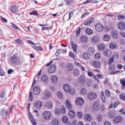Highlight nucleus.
<instances>
[{
  "label": "nucleus",
  "instance_id": "obj_1",
  "mask_svg": "<svg viewBox=\"0 0 125 125\" xmlns=\"http://www.w3.org/2000/svg\"><path fill=\"white\" fill-rule=\"evenodd\" d=\"M10 61L12 64H19L20 63V59L17 56L14 55L11 57Z\"/></svg>",
  "mask_w": 125,
  "mask_h": 125
},
{
  "label": "nucleus",
  "instance_id": "obj_2",
  "mask_svg": "<svg viewBox=\"0 0 125 125\" xmlns=\"http://www.w3.org/2000/svg\"><path fill=\"white\" fill-rule=\"evenodd\" d=\"M87 98L89 100H94L97 98V95L94 92H90L87 94Z\"/></svg>",
  "mask_w": 125,
  "mask_h": 125
},
{
  "label": "nucleus",
  "instance_id": "obj_3",
  "mask_svg": "<svg viewBox=\"0 0 125 125\" xmlns=\"http://www.w3.org/2000/svg\"><path fill=\"white\" fill-rule=\"evenodd\" d=\"M95 29L97 32L100 33L104 30V26L101 23H97L95 25Z\"/></svg>",
  "mask_w": 125,
  "mask_h": 125
},
{
  "label": "nucleus",
  "instance_id": "obj_4",
  "mask_svg": "<svg viewBox=\"0 0 125 125\" xmlns=\"http://www.w3.org/2000/svg\"><path fill=\"white\" fill-rule=\"evenodd\" d=\"M56 71V65L55 64L51 65L48 68V71L50 74H52Z\"/></svg>",
  "mask_w": 125,
  "mask_h": 125
},
{
  "label": "nucleus",
  "instance_id": "obj_5",
  "mask_svg": "<svg viewBox=\"0 0 125 125\" xmlns=\"http://www.w3.org/2000/svg\"><path fill=\"white\" fill-rule=\"evenodd\" d=\"M75 102L77 105L81 106L82 105H83L84 103V101L83 100V98L79 97L76 99Z\"/></svg>",
  "mask_w": 125,
  "mask_h": 125
},
{
  "label": "nucleus",
  "instance_id": "obj_6",
  "mask_svg": "<svg viewBox=\"0 0 125 125\" xmlns=\"http://www.w3.org/2000/svg\"><path fill=\"white\" fill-rule=\"evenodd\" d=\"M92 108L94 111H99L100 110V104L99 102L98 101L95 102Z\"/></svg>",
  "mask_w": 125,
  "mask_h": 125
},
{
  "label": "nucleus",
  "instance_id": "obj_7",
  "mask_svg": "<svg viewBox=\"0 0 125 125\" xmlns=\"http://www.w3.org/2000/svg\"><path fill=\"white\" fill-rule=\"evenodd\" d=\"M43 117L44 120H46V121H48V120H49L51 118L50 112L47 111H44L43 113Z\"/></svg>",
  "mask_w": 125,
  "mask_h": 125
},
{
  "label": "nucleus",
  "instance_id": "obj_8",
  "mask_svg": "<svg viewBox=\"0 0 125 125\" xmlns=\"http://www.w3.org/2000/svg\"><path fill=\"white\" fill-rule=\"evenodd\" d=\"M42 106V103L41 101H36L34 104V107L36 109H41Z\"/></svg>",
  "mask_w": 125,
  "mask_h": 125
},
{
  "label": "nucleus",
  "instance_id": "obj_9",
  "mask_svg": "<svg viewBox=\"0 0 125 125\" xmlns=\"http://www.w3.org/2000/svg\"><path fill=\"white\" fill-rule=\"evenodd\" d=\"M33 93L35 95H39L40 93H41V88H40V86H35L33 88Z\"/></svg>",
  "mask_w": 125,
  "mask_h": 125
},
{
  "label": "nucleus",
  "instance_id": "obj_10",
  "mask_svg": "<svg viewBox=\"0 0 125 125\" xmlns=\"http://www.w3.org/2000/svg\"><path fill=\"white\" fill-rule=\"evenodd\" d=\"M29 116L32 124L33 125H37V121H36V119H35L34 116H33V115H32V113H31V112L29 113Z\"/></svg>",
  "mask_w": 125,
  "mask_h": 125
},
{
  "label": "nucleus",
  "instance_id": "obj_11",
  "mask_svg": "<svg viewBox=\"0 0 125 125\" xmlns=\"http://www.w3.org/2000/svg\"><path fill=\"white\" fill-rule=\"evenodd\" d=\"M68 117L70 119H75L76 117V112L74 110H70L68 112Z\"/></svg>",
  "mask_w": 125,
  "mask_h": 125
},
{
  "label": "nucleus",
  "instance_id": "obj_12",
  "mask_svg": "<svg viewBox=\"0 0 125 125\" xmlns=\"http://www.w3.org/2000/svg\"><path fill=\"white\" fill-rule=\"evenodd\" d=\"M84 119L86 122H91L92 119L91 118V115L88 113H86L84 116Z\"/></svg>",
  "mask_w": 125,
  "mask_h": 125
},
{
  "label": "nucleus",
  "instance_id": "obj_13",
  "mask_svg": "<svg viewBox=\"0 0 125 125\" xmlns=\"http://www.w3.org/2000/svg\"><path fill=\"white\" fill-rule=\"evenodd\" d=\"M66 69L67 71H73L74 70V64L69 63L66 64Z\"/></svg>",
  "mask_w": 125,
  "mask_h": 125
},
{
  "label": "nucleus",
  "instance_id": "obj_14",
  "mask_svg": "<svg viewBox=\"0 0 125 125\" xmlns=\"http://www.w3.org/2000/svg\"><path fill=\"white\" fill-rule=\"evenodd\" d=\"M8 112L7 111H5V109H1L0 111V116L4 118V117H6V116L8 115Z\"/></svg>",
  "mask_w": 125,
  "mask_h": 125
},
{
  "label": "nucleus",
  "instance_id": "obj_15",
  "mask_svg": "<svg viewBox=\"0 0 125 125\" xmlns=\"http://www.w3.org/2000/svg\"><path fill=\"white\" fill-rule=\"evenodd\" d=\"M65 106L68 110H72L73 108L71 102L69 100H66L65 102Z\"/></svg>",
  "mask_w": 125,
  "mask_h": 125
},
{
  "label": "nucleus",
  "instance_id": "obj_16",
  "mask_svg": "<svg viewBox=\"0 0 125 125\" xmlns=\"http://www.w3.org/2000/svg\"><path fill=\"white\" fill-rule=\"evenodd\" d=\"M123 118L121 116H118L115 118L113 119V122L115 124H119V123H121Z\"/></svg>",
  "mask_w": 125,
  "mask_h": 125
},
{
  "label": "nucleus",
  "instance_id": "obj_17",
  "mask_svg": "<svg viewBox=\"0 0 125 125\" xmlns=\"http://www.w3.org/2000/svg\"><path fill=\"white\" fill-rule=\"evenodd\" d=\"M104 53L106 57H110L112 54V52L110 49H106L104 50Z\"/></svg>",
  "mask_w": 125,
  "mask_h": 125
},
{
  "label": "nucleus",
  "instance_id": "obj_18",
  "mask_svg": "<svg viewBox=\"0 0 125 125\" xmlns=\"http://www.w3.org/2000/svg\"><path fill=\"white\" fill-rule=\"evenodd\" d=\"M41 75H42V70H41L40 71V72L38 73V75L35 76L33 81V83L32 85V87H33V86H34L35 84L36 83H37V80H36V79H39L40 78V76H41Z\"/></svg>",
  "mask_w": 125,
  "mask_h": 125
},
{
  "label": "nucleus",
  "instance_id": "obj_19",
  "mask_svg": "<svg viewBox=\"0 0 125 125\" xmlns=\"http://www.w3.org/2000/svg\"><path fill=\"white\" fill-rule=\"evenodd\" d=\"M41 81L45 83H48V77L46 75H43L41 77Z\"/></svg>",
  "mask_w": 125,
  "mask_h": 125
},
{
  "label": "nucleus",
  "instance_id": "obj_20",
  "mask_svg": "<svg viewBox=\"0 0 125 125\" xmlns=\"http://www.w3.org/2000/svg\"><path fill=\"white\" fill-rule=\"evenodd\" d=\"M92 22H94V18H92L91 19H90L89 20L85 21L84 22V24L85 25V26H88V25H90V24H91V23H92Z\"/></svg>",
  "mask_w": 125,
  "mask_h": 125
},
{
  "label": "nucleus",
  "instance_id": "obj_21",
  "mask_svg": "<svg viewBox=\"0 0 125 125\" xmlns=\"http://www.w3.org/2000/svg\"><path fill=\"white\" fill-rule=\"evenodd\" d=\"M71 45L74 52L77 53V48H78V46H77V44L74 43V42L72 41L71 42Z\"/></svg>",
  "mask_w": 125,
  "mask_h": 125
},
{
  "label": "nucleus",
  "instance_id": "obj_22",
  "mask_svg": "<svg viewBox=\"0 0 125 125\" xmlns=\"http://www.w3.org/2000/svg\"><path fill=\"white\" fill-rule=\"evenodd\" d=\"M101 65V63H100V62H93V67H94V68H96V69H99V68H100Z\"/></svg>",
  "mask_w": 125,
  "mask_h": 125
},
{
  "label": "nucleus",
  "instance_id": "obj_23",
  "mask_svg": "<svg viewBox=\"0 0 125 125\" xmlns=\"http://www.w3.org/2000/svg\"><path fill=\"white\" fill-rule=\"evenodd\" d=\"M10 10L12 13H16V12L18 11V8H17V6L15 5H12L10 8Z\"/></svg>",
  "mask_w": 125,
  "mask_h": 125
},
{
  "label": "nucleus",
  "instance_id": "obj_24",
  "mask_svg": "<svg viewBox=\"0 0 125 125\" xmlns=\"http://www.w3.org/2000/svg\"><path fill=\"white\" fill-rule=\"evenodd\" d=\"M88 52L90 55H93L95 53V49L93 47H89L88 49Z\"/></svg>",
  "mask_w": 125,
  "mask_h": 125
},
{
  "label": "nucleus",
  "instance_id": "obj_25",
  "mask_svg": "<svg viewBox=\"0 0 125 125\" xmlns=\"http://www.w3.org/2000/svg\"><path fill=\"white\" fill-rule=\"evenodd\" d=\"M89 55L88 53H84L82 55V57L84 60H89Z\"/></svg>",
  "mask_w": 125,
  "mask_h": 125
},
{
  "label": "nucleus",
  "instance_id": "obj_26",
  "mask_svg": "<svg viewBox=\"0 0 125 125\" xmlns=\"http://www.w3.org/2000/svg\"><path fill=\"white\" fill-rule=\"evenodd\" d=\"M63 89L66 92H70L71 91V87L68 84H65L63 85Z\"/></svg>",
  "mask_w": 125,
  "mask_h": 125
},
{
  "label": "nucleus",
  "instance_id": "obj_27",
  "mask_svg": "<svg viewBox=\"0 0 125 125\" xmlns=\"http://www.w3.org/2000/svg\"><path fill=\"white\" fill-rule=\"evenodd\" d=\"M45 107L47 109H51L52 108V103L50 101L47 102L45 103Z\"/></svg>",
  "mask_w": 125,
  "mask_h": 125
},
{
  "label": "nucleus",
  "instance_id": "obj_28",
  "mask_svg": "<svg viewBox=\"0 0 125 125\" xmlns=\"http://www.w3.org/2000/svg\"><path fill=\"white\" fill-rule=\"evenodd\" d=\"M81 41L82 42H83V43H85L87 42L88 41V38L85 36H82L81 38Z\"/></svg>",
  "mask_w": 125,
  "mask_h": 125
},
{
  "label": "nucleus",
  "instance_id": "obj_29",
  "mask_svg": "<svg viewBox=\"0 0 125 125\" xmlns=\"http://www.w3.org/2000/svg\"><path fill=\"white\" fill-rule=\"evenodd\" d=\"M112 36L114 39H117L119 37V33L116 30L112 31Z\"/></svg>",
  "mask_w": 125,
  "mask_h": 125
},
{
  "label": "nucleus",
  "instance_id": "obj_30",
  "mask_svg": "<svg viewBox=\"0 0 125 125\" xmlns=\"http://www.w3.org/2000/svg\"><path fill=\"white\" fill-rule=\"evenodd\" d=\"M118 28L120 30L125 29V23L124 22H120L118 24Z\"/></svg>",
  "mask_w": 125,
  "mask_h": 125
},
{
  "label": "nucleus",
  "instance_id": "obj_31",
  "mask_svg": "<svg viewBox=\"0 0 125 125\" xmlns=\"http://www.w3.org/2000/svg\"><path fill=\"white\" fill-rule=\"evenodd\" d=\"M111 40V37L109 35H104L103 37V40L105 42H109Z\"/></svg>",
  "mask_w": 125,
  "mask_h": 125
},
{
  "label": "nucleus",
  "instance_id": "obj_32",
  "mask_svg": "<svg viewBox=\"0 0 125 125\" xmlns=\"http://www.w3.org/2000/svg\"><path fill=\"white\" fill-rule=\"evenodd\" d=\"M79 81L81 83H85V78H84V77L83 75H81L80 78H79Z\"/></svg>",
  "mask_w": 125,
  "mask_h": 125
},
{
  "label": "nucleus",
  "instance_id": "obj_33",
  "mask_svg": "<svg viewBox=\"0 0 125 125\" xmlns=\"http://www.w3.org/2000/svg\"><path fill=\"white\" fill-rule=\"evenodd\" d=\"M65 53V50L61 49H59L57 50L56 52V56H59L60 55V53Z\"/></svg>",
  "mask_w": 125,
  "mask_h": 125
},
{
  "label": "nucleus",
  "instance_id": "obj_34",
  "mask_svg": "<svg viewBox=\"0 0 125 125\" xmlns=\"http://www.w3.org/2000/svg\"><path fill=\"white\" fill-rule=\"evenodd\" d=\"M92 42H95V43H98V42H99V38H98V36H94L92 38Z\"/></svg>",
  "mask_w": 125,
  "mask_h": 125
},
{
  "label": "nucleus",
  "instance_id": "obj_35",
  "mask_svg": "<svg viewBox=\"0 0 125 125\" xmlns=\"http://www.w3.org/2000/svg\"><path fill=\"white\" fill-rule=\"evenodd\" d=\"M51 81L53 83H56L58 81V78H57V76L53 75L51 77Z\"/></svg>",
  "mask_w": 125,
  "mask_h": 125
},
{
  "label": "nucleus",
  "instance_id": "obj_36",
  "mask_svg": "<svg viewBox=\"0 0 125 125\" xmlns=\"http://www.w3.org/2000/svg\"><path fill=\"white\" fill-rule=\"evenodd\" d=\"M85 33L87 35L90 36V35H92V34H93V31H92L90 28H87L85 30Z\"/></svg>",
  "mask_w": 125,
  "mask_h": 125
},
{
  "label": "nucleus",
  "instance_id": "obj_37",
  "mask_svg": "<svg viewBox=\"0 0 125 125\" xmlns=\"http://www.w3.org/2000/svg\"><path fill=\"white\" fill-rule=\"evenodd\" d=\"M44 94L47 98H49L50 97H51V96L52 95L51 94V92L50 91H46L44 92Z\"/></svg>",
  "mask_w": 125,
  "mask_h": 125
},
{
  "label": "nucleus",
  "instance_id": "obj_38",
  "mask_svg": "<svg viewBox=\"0 0 125 125\" xmlns=\"http://www.w3.org/2000/svg\"><path fill=\"white\" fill-rule=\"evenodd\" d=\"M6 96V92L5 91H2L0 93V97L2 99H3Z\"/></svg>",
  "mask_w": 125,
  "mask_h": 125
},
{
  "label": "nucleus",
  "instance_id": "obj_39",
  "mask_svg": "<svg viewBox=\"0 0 125 125\" xmlns=\"http://www.w3.org/2000/svg\"><path fill=\"white\" fill-rule=\"evenodd\" d=\"M61 113L62 114V115H65V114L67 113V110L66 109V107H65V106L63 105L62 106Z\"/></svg>",
  "mask_w": 125,
  "mask_h": 125
},
{
  "label": "nucleus",
  "instance_id": "obj_40",
  "mask_svg": "<svg viewBox=\"0 0 125 125\" xmlns=\"http://www.w3.org/2000/svg\"><path fill=\"white\" fill-rule=\"evenodd\" d=\"M101 97L103 103H105V102H106V99L105 98V96H104V92L102 91L101 92Z\"/></svg>",
  "mask_w": 125,
  "mask_h": 125
},
{
  "label": "nucleus",
  "instance_id": "obj_41",
  "mask_svg": "<svg viewBox=\"0 0 125 125\" xmlns=\"http://www.w3.org/2000/svg\"><path fill=\"white\" fill-rule=\"evenodd\" d=\"M74 76H79L80 75V69L75 68L73 71Z\"/></svg>",
  "mask_w": 125,
  "mask_h": 125
},
{
  "label": "nucleus",
  "instance_id": "obj_42",
  "mask_svg": "<svg viewBox=\"0 0 125 125\" xmlns=\"http://www.w3.org/2000/svg\"><path fill=\"white\" fill-rule=\"evenodd\" d=\"M33 48L34 49H35V50H38V51H42L43 50V49H42V46H33Z\"/></svg>",
  "mask_w": 125,
  "mask_h": 125
},
{
  "label": "nucleus",
  "instance_id": "obj_43",
  "mask_svg": "<svg viewBox=\"0 0 125 125\" xmlns=\"http://www.w3.org/2000/svg\"><path fill=\"white\" fill-rule=\"evenodd\" d=\"M62 123H64V124H67L69 122V120L68 119V117L67 116H63L62 118Z\"/></svg>",
  "mask_w": 125,
  "mask_h": 125
},
{
  "label": "nucleus",
  "instance_id": "obj_44",
  "mask_svg": "<svg viewBox=\"0 0 125 125\" xmlns=\"http://www.w3.org/2000/svg\"><path fill=\"white\" fill-rule=\"evenodd\" d=\"M110 47L111 49H115L117 47V44L115 42H112L110 44Z\"/></svg>",
  "mask_w": 125,
  "mask_h": 125
},
{
  "label": "nucleus",
  "instance_id": "obj_45",
  "mask_svg": "<svg viewBox=\"0 0 125 125\" xmlns=\"http://www.w3.org/2000/svg\"><path fill=\"white\" fill-rule=\"evenodd\" d=\"M98 48L99 50H104L105 49V45L104 44H101L99 45Z\"/></svg>",
  "mask_w": 125,
  "mask_h": 125
},
{
  "label": "nucleus",
  "instance_id": "obj_46",
  "mask_svg": "<svg viewBox=\"0 0 125 125\" xmlns=\"http://www.w3.org/2000/svg\"><path fill=\"white\" fill-rule=\"evenodd\" d=\"M87 93V91H86V89L84 88L81 89V93L82 94H83V95H85V94H86Z\"/></svg>",
  "mask_w": 125,
  "mask_h": 125
},
{
  "label": "nucleus",
  "instance_id": "obj_47",
  "mask_svg": "<svg viewBox=\"0 0 125 125\" xmlns=\"http://www.w3.org/2000/svg\"><path fill=\"white\" fill-rule=\"evenodd\" d=\"M30 15H36V16H39V13H38V11L34 10L32 12L30 13Z\"/></svg>",
  "mask_w": 125,
  "mask_h": 125
},
{
  "label": "nucleus",
  "instance_id": "obj_48",
  "mask_svg": "<svg viewBox=\"0 0 125 125\" xmlns=\"http://www.w3.org/2000/svg\"><path fill=\"white\" fill-rule=\"evenodd\" d=\"M109 117L110 119H114V118H115V114L114 113V112H113V111H110L109 113Z\"/></svg>",
  "mask_w": 125,
  "mask_h": 125
},
{
  "label": "nucleus",
  "instance_id": "obj_49",
  "mask_svg": "<svg viewBox=\"0 0 125 125\" xmlns=\"http://www.w3.org/2000/svg\"><path fill=\"white\" fill-rule=\"evenodd\" d=\"M105 95L106 97H108V98L111 97V93L109 90H105Z\"/></svg>",
  "mask_w": 125,
  "mask_h": 125
},
{
  "label": "nucleus",
  "instance_id": "obj_50",
  "mask_svg": "<svg viewBox=\"0 0 125 125\" xmlns=\"http://www.w3.org/2000/svg\"><path fill=\"white\" fill-rule=\"evenodd\" d=\"M52 125H58V120L57 119H54L51 122Z\"/></svg>",
  "mask_w": 125,
  "mask_h": 125
},
{
  "label": "nucleus",
  "instance_id": "obj_51",
  "mask_svg": "<svg viewBox=\"0 0 125 125\" xmlns=\"http://www.w3.org/2000/svg\"><path fill=\"white\" fill-rule=\"evenodd\" d=\"M61 113V110L58 108H56L54 111V114H56L57 116L59 115Z\"/></svg>",
  "mask_w": 125,
  "mask_h": 125
},
{
  "label": "nucleus",
  "instance_id": "obj_52",
  "mask_svg": "<svg viewBox=\"0 0 125 125\" xmlns=\"http://www.w3.org/2000/svg\"><path fill=\"white\" fill-rule=\"evenodd\" d=\"M119 97L121 100H124L125 101V93L121 94Z\"/></svg>",
  "mask_w": 125,
  "mask_h": 125
},
{
  "label": "nucleus",
  "instance_id": "obj_53",
  "mask_svg": "<svg viewBox=\"0 0 125 125\" xmlns=\"http://www.w3.org/2000/svg\"><path fill=\"white\" fill-rule=\"evenodd\" d=\"M57 97H58V98H59V99H62V98H63V95L62 94V93L58 92L57 93Z\"/></svg>",
  "mask_w": 125,
  "mask_h": 125
},
{
  "label": "nucleus",
  "instance_id": "obj_54",
  "mask_svg": "<svg viewBox=\"0 0 125 125\" xmlns=\"http://www.w3.org/2000/svg\"><path fill=\"white\" fill-rule=\"evenodd\" d=\"M118 20H125V17L124 15H118Z\"/></svg>",
  "mask_w": 125,
  "mask_h": 125
},
{
  "label": "nucleus",
  "instance_id": "obj_55",
  "mask_svg": "<svg viewBox=\"0 0 125 125\" xmlns=\"http://www.w3.org/2000/svg\"><path fill=\"white\" fill-rule=\"evenodd\" d=\"M11 25L12 26V28H14L15 30H19V28L18 26H17V25H15V24L11 23Z\"/></svg>",
  "mask_w": 125,
  "mask_h": 125
},
{
  "label": "nucleus",
  "instance_id": "obj_56",
  "mask_svg": "<svg viewBox=\"0 0 125 125\" xmlns=\"http://www.w3.org/2000/svg\"><path fill=\"white\" fill-rule=\"evenodd\" d=\"M15 42H17V43H19L20 44H22V43H23V41H22V40L20 39L15 40Z\"/></svg>",
  "mask_w": 125,
  "mask_h": 125
},
{
  "label": "nucleus",
  "instance_id": "obj_57",
  "mask_svg": "<svg viewBox=\"0 0 125 125\" xmlns=\"http://www.w3.org/2000/svg\"><path fill=\"white\" fill-rule=\"evenodd\" d=\"M89 12H86L83 14V15L81 17V18L83 19L84 18V17H86V16H88L89 15Z\"/></svg>",
  "mask_w": 125,
  "mask_h": 125
},
{
  "label": "nucleus",
  "instance_id": "obj_58",
  "mask_svg": "<svg viewBox=\"0 0 125 125\" xmlns=\"http://www.w3.org/2000/svg\"><path fill=\"white\" fill-rule=\"evenodd\" d=\"M77 116L79 119H82L83 118V113L82 112H78L77 113Z\"/></svg>",
  "mask_w": 125,
  "mask_h": 125
},
{
  "label": "nucleus",
  "instance_id": "obj_59",
  "mask_svg": "<svg viewBox=\"0 0 125 125\" xmlns=\"http://www.w3.org/2000/svg\"><path fill=\"white\" fill-rule=\"evenodd\" d=\"M113 62H114V57H112L109 59L108 63L109 65H111V64H112V63H113Z\"/></svg>",
  "mask_w": 125,
  "mask_h": 125
},
{
  "label": "nucleus",
  "instance_id": "obj_60",
  "mask_svg": "<svg viewBox=\"0 0 125 125\" xmlns=\"http://www.w3.org/2000/svg\"><path fill=\"white\" fill-rule=\"evenodd\" d=\"M69 18H68V20H70V19H71V17H73V16H74V12L71 11L70 12L69 14Z\"/></svg>",
  "mask_w": 125,
  "mask_h": 125
},
{
  "label": "nucleus",
  "instance_id": "obj_61",
  "mask_svg": "<svg viewBox=\"0 0 125 125\" xmlns=\"http://www.w3.org/2000/svg\"><path fill=\"white\" fill-rule=\"evenodd\" d=\"M65 2L66 4H72L73 3V0H66Z\"/></svg>",
  "mask_w": 125,
  "mask_h": 125
},
{
  "label": "nucleus",
  "instance_id": "obj_62",
  "mask_svg": "<svg viewBox=\"0 0 125 125\" xmlns=\"http://www.w3.org/2000/svg\"><path fill=\"white\" fill-rule=\"evenodd\" d=\"M29 101L31 102L33 101V93H32V92L30 93Z\"/></svg>",
  "mask_w": 125,
  "mask_h": 125
},
{
  "label": "nucleus",
  "instance_id": "obj_63",
  "mask_svg": "<svg viewBox=\"0 0 125 125\" xmlns=\"http://www.w3.org/2000/svg\"><path fill=\"white\" fill-rule=\"evenodd\" d=\"M120 83L123 85V86H125V81L123 79H121L120 81Z\"/></svg>",
  "mask_w": 125,
  "mask_h": 125
},
{
  "label": "nucleus",
  "instance_id": "obj_64",
  "mask_svg": "<svg viewBox=\"0 0 125 125\" xmlns=\"http://www.w3.org/2000/svg\"><path fill=\"white\" fill-rule=\"evenodd\" d=\"M95 59H99L100 58V55L98 53H97L95 55Z\"/></svg>",
  "mask_w": 125,
  "mask_h": 125
}]
</instances>
